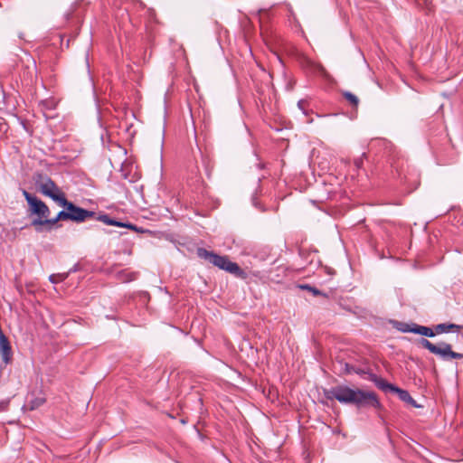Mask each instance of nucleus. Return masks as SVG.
I'll use <instances>...</instances> for the list:
<instances>
[{
	"instance_id": "5",
	"label": "nucleus",
	"mask_w": 463,
	"mask_h": 463,
	"mask_svg": "<svg viewBox=\"0 0 463 463\" xmlns=\"http://www.w3.org/2000/svg\"><path fill=\"white\" fill-rule=\"evenodd\" d=\"M417 344L419 346L429 350L431 354L439 355L444 361L463 358V354L454 352L451 345L446 342L434 345L430 340L422 337L417 340Z\"/></svg>"
},
{
	"instance_id": "13",
	"label": "nucleus",
	"mask_w": 463,
	"mask_h": 463,
	"mask_svg": "<svg viewBox=\"0 0 463 463\" xmlns=\"http://www.w3.org/2000/svg\"><path fill=\"white\" fill-rule=\"evenodd\" d=\"M461 328H463V326L457 325V324L442 323V324H438L434 326V333L436 335H440L443 333H448L449 331L458 332Z\"/></svg>"
},
{
	"instance_id": "22",
	"label": "nucleus",
	"mask_w": 463,
	"mask_h": 463,
	"mask_svg": "<svg viewBox=\"0 0 463 463\" xmlns=\"http://www.w3.org/2000/svg\"><path fill=\"white\" fill-rule=\"evenodd\" d=\"M421 325H418L416 323H410V333L420 334Z\"/></svg>"
},
{
	"instance_id": "4",
	"label": "nucleus",
	"mask_w": 463,
	"mask_h": 463,
	"mask_svg": "<svg viewBox=\"0 0 463 463\" xmlns=\"http://www.w3.org/2000/svg\"><path fill=\"white\" fill-rule=\"evenodd\" d=\"M33 180L38 191L52 199L59 205L66 199L65 194L47 175L35 173Z\"/></svg>"
},
{
	"instance_id": "6",
	"label": "nucleus",
	"mask_w": 463,
	"mask_h": 463,
	"mask_svg": "<svg viewBox=\"0 0 463 463\" xmlns=\"http://www.w3.org/2000/svg\"><path fill=\"white\" fill-rule=\"evenodd\" d=\"M373 383L377 388L383 392H392L398 394L401 401L411 405L414 408H418L416 401L411 396L408 391L401 389L392 383L386 382L383 378L377 375L372 376Z\"/></svg>"
},
{
	"instance_id": "15",
	"label": "nucleus",
	"mask_w": 463,
	"mask_h": 463,
	"mask_svg": "<svg viewBox=\"0 0 463 463\" xmlns=\"http://www.w3.org/2000/svg\"><path fill=\"white\" fill-rule=\"evenodd\" d=\"M317 250H310L308 249L300 248L298 250L299 257L304 260L305 264L303 268H306L308 265H312L314 262V259L317 257Z\"/></svg>"
},
{
	"instance_id": "11",
	"label": "nucleus",
	"mask_w": 463,
	"mask_h": 463,
	"mask_svg": "<svg viewBox=\"0 0 463 463\" xmlns=\"http://www.w3.org/2000/svg\"><path fill=\"white\" fill-rule=\"evenodd\" d=\"M60 206L70 211V221L75 222H83V211L84 208L77 206L72 202L68 201L67 198L60 204Z\"/></svg>"
},
{
	"instance_id": "18",
	"label": "nucleus",
	"mask_w": 463,
	"mask_h": 463,
	"mask_svg": "<svg viewBox=\"0 0 463 463\" xmlns=\"http://www.w3.org/2000/svg\"><path fill=\"white\" fill-rule=\"evenodd\" d=\"M45 402H46V400L43 397L34 398L28 402L29 410H31V411L36 410L39 407H41L42 405H43L45 403Z\"/></svg>"
},
{
	"instance_id": "8",
	"label": "nucleus",
	"mask_w": 463,
	"mask_h": 463,
	"mask_svg": "<svg viewBox=\"0 0 463 463\" xmlns=\"http://www.w3.org/2000/svg\"><path fill=\"white\" fill-rule=\"evenodd\" d=\"M340 374H352L356 373L364 379H368L373 382L372 376L376 375L372 373L367 364H353L344 361H338Z\"/></svg>"
},
{
	"instance_id": "20",
	"label": "nucleus",
	"mask_w": 463,
	"mask_h": 463,
	"mask_svg": "<svg viewBox=\"0 0 463 463\" xmlns=\"http://www.w3.org/2000/svg\"><path fill=\"white\" fill-rule=\"evenodd\" d=\"M396 328L402 333H410V323L399 322Z\"/></svg>"
},
{
	"instance_id": "3",
	"label": "nucleus",
	"mask_w": 463,
	"mask_h": 463,
	"mask_svg": "<svg viewBox=\"0 0 463 463\" xmlns=\"http://www.w3.org/2000/svg\"><path fill=\"white\" fill-rule=\"evenodd\" d=\"M23 195L28 203L30 215L36 216L32 221L31 225L34 227L37 232H42L46 228V222H43L49 219L51 213L49 207L44 202L26 190H23Z\"/></svg>"
},
{
	"instance_id": "7",
	"label": "nucleus",
	"mask_w": 463,
	"mask_h": 463,
	"mask_svg": "<svg viewBox=\"0 0 463 463\" xmlns=\"http://www.w3.org/2000/svg\"><path fill=\"white\" fill-rule=\"evenodd\" d=\"M89 218L96 219L97 221H99L107 225H112L117 227H124L128 228L133 231H136L137 232H143L144 230L142 228H138L137 226L130 223V222H122L120 221H117L113 218H111L109 214L104 213H99L97 214L93 211H90L87 209H84L83 211V222H85Z\"/></svg>"
},
{
	"instance_id": "14",
	"label": "nucleus",
	"mask_w": 463,
	"mask_h": 463,
	"mask_svg": "<svg viewBox=\"0 0 463 463\" xmlns=\"http://www.w3.org/2000/svg\"><path fill=\"white\" fill-rule=\"evenodd\" d=\"M138 273L135 271H128L127 269H121L115 273L114 277L117 280L122 283H128L135 280L137 278Z\"/></svg>"
},
{
	"instance_id": "24",
	"label": "nucleus",
	"mask_w": 463,
	"mask_h": 463,
	"mask_svg": "<svg viewBox=\"0 0 463 463\" xmlns=\"http://www.w3.org/2000/svg\"><path fill=\"white\" fill-rule=\"evenodd\" d=\"M50 281L54 282V281L52 280V276H51V277H50Z\"/></svg>"
},
{
	"instance_id": "10",
	"label": "nucleus",
	"mask_w": 463,
	"mask_h": 463,
	"mask_svg": "<svg viewBox=\"0 0 463 463\" xmlns=\"http://www.w3.org/2000/svg\"><path fill=\"white\" fill-rule=\"evenodd\" d=\"M298 62L303 70L310 73H319L323 76L327 74L326 69L320 63L312 61L305 55L299 57Z\"/></svg>"
},
{
	"instance_id": "23",
	"label": "nucleus",
	"mask_w": 463,
	"mask_h": 463,
	"mask_svg": "<svg viewBox=\"0 0 463 463\" xmlns=\"http://www.w3.org/2000/svg\"><path fill=\"white\" fill-rule=\"evenodd\" d=\"M302 104H303V100H300V101H298V107H299L300 109H302V108H303V105H302Z\"/></svg>"
},
{
	"instance_id": "16",
	"label": "nucleus",
	"mask_w": 463,
	"mask_h": 463,
	"mask_svg": "<svg viewBox=\"0 0 463 463\" xmlns=\"http://www.w3.org/2000/svg\"><path fill=\"white\" fill-rule=\"evenodd\" d=\"M342 96L345 98V99L353 107L357 108L359 105V99L357 96H355L354 93L347 91V90H342L341 91Z\"/></svg>"
},
{
	"instance_id": "2",
	"label": "nucleus",
	"mask_w": 463,
	"mask_h": 463,
	"mask_svg": "<svg viewBox=\"0 0 463 463\" xmlns=\"http://www.w3.org/2000/svg\"><path fill=\"white\" fill-rule=\"evenodd\" d=\"M197 256L201 259L208 260L213 266L223 269L236 278L245 279L247 273L236 262L230 260L228 256H222L213 251L207 250L204 248H198L196 250Z\"/></svg>"
},
{
	"instance_id": "9",
	"label": "nucleus",
	"mask_w": 463,
	"mask_h": 463,
	"mask_svg": "<svg viewBox=\"0 0 463 463\" xmlns=\"http://www.w3.org/2000/svg\"><path fill=\"white\" fill-rule=\"evenodd\" d=\"M0 357L4 366L9 365L14 361V352L8 337H0Z\"/></svg>"
},
{
	"instance_id": "1",
	"label": "nucleus",
	"mask_w": 463,
	"mask_h": 463,
	"mask_svg": "<svg viewBox=\"0 0 463 463\" xmlns=\"http://www.w3.org/2000/svg\"><path fill=\"white\" fill-rule=\"evenodd\" d=\"M324 395L327 400L335 399L344 404H354L357 408L373 407L381 408V402L373 392L361 389H352L346 385H337L331 389H325Z\"/></svg>"
},
{
	"instance_id": "17",
	"label": "nucleus",
	"mask_w": 463,
	"mask_h": 463,
	"mask_svg": "<svg viewBox=\"0 0 463 463\" xmlns=\"http://www.w3.org/2000/svg\"><path fill=\"white\" fill-rule=\"evenodd\" d=\"M298 288L303 290H307L315 297L323 296L325 298H328V295L326 293L320 291L318 288H317L316 287H313L309 284H301V285H298Z\"/></svg>"
},
{
	"instance_id": "19",
	"label": "nucleus",
	"mask_w": 463,
	"mask_h": 463,
	"mask_svg": "<svg viewBox=\"0 0 463 463\" xmlns=\"http://www.w3.org/2000/svg\"><path fill=\"white\" fill-rule=\"evenodd\" d=\"M419 335L428 336V337H433V336H435L434 327L431 328V327H428L425 326H421Z\"/></svg>"
},
{
	"instance_id": "12",
	"label": "nucleus",
	"mask_w": 463,
	"mask_h": 463,
	"mask_svg": "<svg viewBox=\"0 0 463 463\" xmlns=\"http://www.w3.org/2000/svg\"><path fill=\"white\" fill-rule=\"evenodd\" d=\"M70 220V211L66 210H62V211H60L58 213V214L56 215V217L52 218V219H48V220H45L43 222H46V228L45 230L46 231H51L53 226L60 221H68Z\"/></svg>"
},
{
	"instance_id": "21",
	"label": "nucleus",
	"mask_w": 463,
	"mask_h": 463,
	"mask_svg": "<svg viewBox=\"0 0 463 463\" xmlns=\"http://www.w3.org/2000/svg\"><path fill=\"white\" fill-rule=\"evenodd\" d=\"M366 157V154L365 153H363V155L354 159V166L356 167V169H361L363 167V165H364V158Z\"/></svg>"
}]
</instances>
